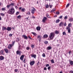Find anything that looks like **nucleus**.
<instances>
[{"mask_svg":"<svg viewBox=\"0 0 73 73\" xmlns=\"http://www.w3.org/2000/svg\"><path fill=\"white\" fill-rule=\"evenodd\" d=\"M0 15L1 16H4V15H5L4 14H3V13H0Z\"/></svg>","mask_w":73,"mask_h":73,"instance_id":"nucleus-39","label":"nucleus"},{"mask_svg":"<svg viewBox=\"0 0 73 73\" xmlns=\"http://www.w3.org/2000/svg\"><path fill=\"white\" fill-rule=\"evenodd\" d=\"M54 37V34L53 33H50V35H49V37L50 38V40H52L53 39Z\"/></svg>","mask_w":73,"mask_h":73,"instance_id":"nucleus-2","label":"nucleus"},{"mask_svg":"<svg viewBox=\"0 0 73 73\" xmlns=\"http://www.w3.org/2000/svg\"><path fill=\"white\" fill-rule=\"evenodd\" d=\"M20 14V12H17L15 14L16 15H18Z\"/></svg>","mask_w":73,"mask_h":73,"instance_id":"nucleus-31","label":"nucleus"},{"mask_svg":"<svg viewBox=\"0 0 73 73\" xmlns=\"http://www.w3.org/2000/svg\"><path fill=\"white\" fill-rule=\"evenodd\" d=\"M11 7L10 4L7 5V8H9V7Z\"/></svg>","mask_w":73,"mask_h":73,"instance_id":"nucleus-30","label":"nucleus"},{"mask_svg":"<svg viewBox=\"0 0 73 73\" xmlns=\"http://www.w3.org/2000/svg\"><path fill=\"white\" fill-rule=\"evenodd\" d=\"M71 53V51H70L69 52H68V54L69 55H70V54Z\"/></svg>","mask_w":73,"mask_h":73,"instance_id":"nucleus-55","label":"nucleus"},{"mask_svg":"<svg viewBox=\"0 0 73 73\" xmlns=\"http://www.w3.org/2000/svg\"><path fill=\"white\" fill-rule=\"evenodd\" d=\"M31 33H32V34H33V35L34 36H37V34L35 33L32 32Z\"/></svg>","mask_w":73,"mask_h":73,"instance_id":"nucleus-22","label":"nucleus"},{"mask_svg":"<svg viewBox=\"0 0 73 73\" xmlns=\"http://www.w3.org/2000/svg\"><path fill=\"white\" fill-rule=\"evenodd\" d=\"M20 49H21V48H20V47H19L18 48V50H20Z\"/></svg>","mask_w":73,"mask_h":73,"instance_id":"nucleus-64","label":"nucleus"},{"mask_svg":"<svg viewBox=\"0 0 73 73\" xmlns=\"http://www.w3.org/2000/svg\"><path fill=\"white\" fill-rule=\"evenodd\" d=\"M68 17V16L67 15L65 16L64 18V19H66Z\"/></svg>","mask_w":73,"mask_h":73,"instance_id":"nucleus-50","label":"nucleus"},{"mask_svg":"<svg viewBox=\"0 0 73 73\" xmlns=\"http://www.w3.org/2000/svg\"><path fill=\"white\" fill-rule=\"evenodd\" d=\"M6 30H7L8 31H10L12 30V28H11V27H8L7 28H6Z\"/></svg>","mask_w":73,"mask_h":73,"instance_id":"nucleus-6","label":"nucleus"},{"mask_svg":"<svg viewBox=\"0 0 73 73\" xmlns=\"http://www.w3.org/2000/svg\"><path fill=\"white\" fill-rule=\"evenodd\" d=\"M55 33L56 35H58V34L59 33V31H57V30H56L55 32Z\"/></svg>","mask_w":73,"mask_h":73,"instance_id":"nucleus-23","label":"nucleus"},{"mask_svg":"<svg viewBox=\"0 0 73 73\" xmlns=\"http://www.w3.org/2000/svg\"><path fill=\"white\" fill-rule=\"evenodd\" d=\"M47 17H48V18H50V16H49V14H48L47 13Z\"/></svg>","mask_w":73,"mask_h":73,"instance_id":"nucleus-34","label":"nucleus"},{"mask_svg":"<svg viewBox=\"0 0 73 73\" xmlns=\"http://www.w3.org/2000/svg\"><path fill=\"white\" fill-rule=\"evenodd\" d=\"M48 66H49V64H47L46 65V67H48Z\"/></svg>","mask_w":73,"mask_h":73,"instance_id":"nucleus-49","label":"nucleus"},{"mask_svg":"<svg viewBox=\"0 0 73 73\" xmlns=\"http://www.w3.org/2000/svg\"><path fill=\"white\" fill-rule=\"evenodd\" d=\"M42 38V36L41 35H39L37 36V39H38L39 42H40L41 41V39Z\"/></svg>","mask_w":73,"mask_h":73,"instance_id":"nucleus-3","label":"nucleus"},{"mask_svg":"<svg viewBox=\"0 0 73 73\" xmlns=\"http://www.w3.org/2000/svg\"><path fill=\"white\" fill-rule=\"evenodd\" d=\"M44 70H47V68H46V67H44Z\"/></svg>","mask_w":73,"mask_h":73,"instance_id":"nucleus-52","label":"nucleus"},{"mask_svg":"<svg viewBox=\"0 0 73 73\" xmlns=\"http://www.w3.org/2000/svg\"><path fill=\"white\" fill-rule=\"evenodd\" d=\"M62 34L63 35H66V33L65 32H64Z\"/></svg>","mask_w":73,"mask_h":73,"instance_id":"nucleus-47","label":"nucleus"},{"mask_svg":"<svg viewBox=\"0 0 73 73\" xmlns=\"http://www.w3.org/2000/svg\"><path fill=\"white\" fill-rule=\"evenodd\" d=\"M17 54H19L20 55V52L19 50H17L16 52Z\"/></svg>","mask_w":73,"mask_h":73,"instance_id":"nucleus-19","label":"nucleus"},{"mask_svg":"<svg viewBox=\"0 0 73 73\" xmlns=\"http://www.w3.org/2000/svg\"><path fill=\"white\" fill-rule=\"evenodd\" d=\"M52 11H55V8H53L52 9Z\"/></svg>","mask_w":73,"mask_h":73,"instance_id":"nucleus-60","label":"nucleus"},{"mask_svg":"<svg viewBox=\"0 0 73 73\" xmlns=\"http://www.w3.org/2000/svg\"><path fill=\"white\" fill-rule=\"evenodd\" d=\"M69 61L70 62V64H71V65H73V61H71L70 60H69Z\"/></svg>","mask_w":73,"mask_h":73,"instance_id":"nucleus-12","label":"nucleus"},{"mask_svg":"<svg viewBox=\"0 0 73 73\" xmlns=\"http://www.w3.org/2000/svg\"><path fill=\"white\" fill-rule=\"evenodd\" d=\"M48 36L46 34L44 35L43 36V37H44V38H48Z\"/></svg>","mask_w":73,"mask_h":73,"instance_id":"nucleus-17","label":"nucleus"},{"mask_svg":"<svg viewBox=\"0 0 73 73\" xmlns=\"http://www.w3.org/2000/svg\"><path fill=\"white\" fill-rule=\"evenodd\" d=\"M64 27H66V22H65L64 24Z\"/></svg>","mask_w":73,"mask_h":73,"instance_id":"nucleus-45","label":"nucleus"},{"mask_svg":"<svg viewBox=\"0 0 73 73\" xmlns=\"http://www.w3.org/2000/svg\"><path fill=\"white\" fill-rule=\"evenodd\" d=\"M35 61L33 60L30 62V64L31 66H32L35 64Z\"/></svg>","mask_w":73,"mask_h":73,"instance_id":"nucleus-4","label":"nucleus"},{"mask_svg":"<svg viewBox=\"0 0 73 73\" xmlns=\"http://www.w3.org/2000/svg\"><path fill=\"white\" fill-rule=\"evenodd\" d=\"M69 3H68L67 5H66V8H68L69 6Z\"/></svg>","mask_w":73,"mask_h":73,"instance_id":"nucleus-43","label":"nucleus"},{"mask_svg":"<svg viewBox=\"0 0 73 73\" xmlns=\"http://www.w3.org/2000/svg\"><path fill=\"white\" fill-rule=\"evenodd\" d=\"M9 45L10 46L11 48V47H12V44H9Z\"/></svg>","mask_w":73,"mask_h":73,"instance_id":"nucleus-58","label":"nucleus"},{"mask_svg":"<svg viewBox=\"0 0 73 73\" xmlns=\"http://www.w3.org/2000/svg\"><path fill=\"white\" fill-rule=\"evenodd\" d=\"M47 20V18L45 17H44L42 20V22L43 23L45 22V20Z\"/></svg>","mask_w":73,"mask_h":73,"instance_id":"nucleus-7","label":"nucleus"},{"mask_svg":"<svg viewBox=\"0 0 73 73\" xmlns=\"http://www.w3.org/2000/svg\"><path fill=\"white\" fill-rule=\"evenodd\" d=\"M9 36L10 37H11L12 36V34H9Z\"/></svg>","mask_w":73,"mask_h":73,"instance_id":"nucleus-54","label":"nucleus"},{"mask_svg":"<svg viewBox=\"0 0 73 73\" xmlns=\"http://www.w3.org/2000/svg\"><path fill=\"white\" fill-rule=\"evenodd\" d=\"M4 53V50H2L1 51H0V54L1 53V54H3L4 55V54H3Z\"/></svg>","mask_w":73,"mask_h":73,"instance_id":"nucleus-18","label":"nucleus"},{"mask_svg":"<svg viewBox=\"0 0 73 73\" xmlns=\"http://www.w3.org/2000/svg\"><path fill=\"white\" fill-rule=\"evenodd\" d=\"M26 14L28 15H31V13L29 11L26 13Z\"/></svg>","mask_w":73,"mask_h":73,"instance_id":"nucleus-32","label":"nucleus"},{"mask_svg":"<svg viewBox=\"0 0 73 73\" xmlns=\"http://www.w3.org/2000/svg\"><path fill=\"white\" fill-rule=\"evenodd\" d=\"M24 57V55H22L20 57V59L22 61H23V59Z\"/></svg>","mask_w":73,"mask_h":73,"instance_id":"nucleus-8","label":"nucleus"},{"mask_svg":"<svg viewBox=\"0 0 73 73\" xmlns=\"http://www.w3.org/2000/svg\"><path fill=\"white\" fill-rule=\"evenodd\" d=\"M51 63H52L53 64H54V61L53 60H51Z\"/></svg>","mask_w":73,"mask_h":73,"instance_id":"nucleus-29","label":"nucleus"},{"mask_svg":"<svg viewBox=\"0 0 73 73\" xmlns=\"http://www.w3.org/2000/svg\"><path fill=\"white\" fill-rule=\"evenodd\" d=\"M4 50L6 53H8V50L7 49L5 48L4 49Z\"/></svg>","mask_w":73,"mask_h":73,"instance_id":"nucleus-15","label":"nucleus"},{"mask_svg":"<svg viewBox=\"0 0 73 73\" xmlns=\"http://www.w3.org/2000/svg\"><path fill=\"white\" fill-rule=\"evenodd\" d=\"M70 72H71V73H73V70H71L70 71Z\"/></svg>","mask_w":73,"mask_h":73,"instance_id":"nucleus-62","label":"nucleus"},{"mask_svg":"<svg viewBox=\"0 0 73 73\" xmlns=\"http://www.w3.org/2000/svg\"><path fill=\"white\" fill-rule=\"evenodd\" d=\"M50 49H52V47L50 46H48L46 48L47 50H50Z\"/></svg>","mask_w":73,"mask_h":73,"instance_id":"nucleus-11","label":"nucleus"},{"mask_svg":"<svg viewBox=\"0 0 73 73\" xmlns=\"http://www.w3.org/2000/svg\"><path fill=\"white\" fill-rule=\"evenodd\" d=\"M31 13L32 14H34L35 13V11L31 10Z\"/></svg>","mask_w":73,"mask_h":73,"instance_id":"nucleus-38","label":"nucleus"},{"mask_svg":"<svg viewBox=\"0 0 73 73\" xmlns=\"http://www.w3.org/2000/svg\"><path fill=\"white\" fill-rule=\"evenodd\" d=\"M15 72H17V69H15Z\"/></svg>","mask_w":73,"mask_h":73,"instance_id":"nucleus-59","label":"nucleus"},{"mask_svg":"<svg viewBox=\"0 0 73 73\" xmlns=\"http://www.w3.org/2000/svg\"><path fill=\"white\" fill-rule=\"evenodd\" d=\"M41 27H38L36 28V29L37 31H40Z\"/></svg>","mask_w":73,"mask_h":73,"instance_id":"nucleus-14","label":"nucleus"},{"mask_svg":"<svg viewBox=\"0 0 73 73\" xmlns=\"http://www.w3.org/2000/svg\"><path fill=\"white\" fill-rule=\"evenodd\" d=\"M4 59V57L3 56H0V60H3Z\"/></svg>","mask_w":73,"mask_h":73,"instance_id":"nucleus-10","label":"nucleus"},{"mask_svg":"<svg viewBox=\"0 0 73 73\" xmlns=\"http://www.w3.org/2000/svg\"><path fill=\"white\" fill-rule=\"evenodd\" d=\"M2 11H5V8H2L1 9Z\"/></svg>","mask_w":73,"mask_h":73,"instance_id":"nucleus-48","label":"nucleus"},{"mask_svg":"<svg viewBox=\"0 0 73 73\" xmlns=\"http://www.w3.org/2000/svg\"><path fill=\"white\" fill-rule=\"evenodd\" d=\"M56 15H59L60 14V12L58 11H56Z\"/></svg>","mask_w":73,"mask_h":73,"instance_id":"nucleus-41","label":"nucleus"},{"mask_svg":"<svg viewBox=\"0 0 73 73\" xmlns=\"http://www.w3.org/2000/svg\"><path fill=\"white\" fill-rule=\"evenodd\" d=\"M16 40L17 42L19 41H20V39L19 38H17Z\"/></svg>","mask_w":73,"mask_h":73,"instance_id":"nucleus-26","label":"nucleus"},{"mask_svg":"<svg viewBox=\"0 0 73 73\" xmlns=\"http://www.w3.org/2000/svg\"><path fill=\"white\" fill-rule=\"evenodd\" d=\"M2 30L3 31H4V30H7V28L5 27H4L2 28Z\"/></svg>","mask_w":73,"mask_h":73,"instance_id":"nucleus-24","label":"nucleus"},{"mask_svg":"<svg viewBox=\"0 0 73 73\" xmlns=\"http://www.w3.org/2000/svg\"><path fill=\"white\" fill-rule=\"evenodd\" d=\"M31 57H33L34 58H36V54L33 55L32 54L31 55Z\"/></svg>","mask_w":73,"mask_h":73,"instance_id":"nucleus-13","label":"nucleus"},{"mask_svg":"<svg viewBox=\"0 0 73 73\" xmlns=\"http://www.w3.org/2000/svg\"><path fill=\"white\" fill-rule=\"evenodd\" d=\"M23 37H24V39H25V40H27L28 39V37H27L25 35H23Z\"/></svg>","mask_w":73,"mask_h":73,"instance_id":"nucleus-9","label":"nucleus"},{"mask_svg":"<svg viewBox=\"0 0 73 73\" xmlns=\"http://www.w3.org/2000/svg\"><path fill=\"white\" fill-rule=\"evenodd\" d=\"M60 22V19H58L56 20V23H58Z\"/></svg>","mask_w":73,"mask_h":73,"instance_id":"nucleus-25","label":"nucleus"},{"mask_svg":"<svg viewBox=\"0 0 73 73\" xmlns=\"http://www.w3.org/2000/svg\"><path fill=\"white\" fill-rule=\"evenodd\" d=\"M46 8H49V5H48L46 4Z\"/></svg>","mask_w":73,"mask_h":73,"instance_id":"nucleus-35","label":"nucleus"},{"mask_svg":"<svg viewBox=\"0 0 73 73\" xmlns=\"http://www.w3.org/2000/svg\"><path fill=\"white\" fill-rule=\"evenodd\" d=\"M28 38H29L30 39H31V40H33V39H32L31 37V36L30 35H29L28 36Z\"/></svg>","mask_w":73,"mask_h":73,"instance_id":"nucleus-37","label":"nucleus"},{"mask_svg":"<svg viewBox=\"0 0 73 73\" xmlns=\"http://www.w3.org/2000/svg\"><path fill=\"white\" fill-rule=\"evenodd\" d=\"M62 16H60L59 17V19H62Z\"/></svg>","mask_w":73,"mask_h":73,"instance_id":"nucleus-53","label":"nucleus"},{"mask_svg":"<svg viewBox=\"0 0 73 73\" xmlns=\"http://www.w3.org/2000/svg\"><path fill=\"white\" fill-rule=\"evenodd\" d=\"M10 6H11V5H12V6H14V5H15V3H11L10 4Z\"/></svg>","mask_w":73,"mask_h":73,"instance_id":"nucleus-28","label":"nucleus"},{"mask_svg":"<svg viewBox=\"0 0 73 73\" xmlns=\"http://www.w3.org/2000/svg\"><path fill=\"white\" fill-rule=\"evenodd\" d=\"M49 7L50 8H52V5H49Z\"/></svg>","mask_w":73,"mask_h":73,"instance_id":"nucleus-61","label":"nucleus"},{"mask_svg":"<svg viewBox=\"0 0 73 73\" xmlns=\"http://www.w3.org/2000/svg\"><path fill=\"white\" fill-rule=\"evenodd\" d=\"M66 29L68 30V33H70V27H66Z\"/></svg>","mask_w":73,"mask_h":73,"instance_id":"nucleus-5","label":"nucleus"},{"mask_svg":"<svg viewBox=\"0 0 73 73\" xmlns=\"http://www.w3.org/2000/svg\"><path fill=\"white\" fill-rule=\"evenodd\" d=\"M69 21L70 22H72L73 21V19L72 18H70V19H69Z\"/></svg>","mask_w":73,"mask_h":73,"instance_id":"nucleus-20","label":"nucleus"},{"mask_svg":"<svg viewBox=\"0 0 73 73\" xmlns=\"http://www.w3.org/2000/svg\"><path fill=\"white\" fill-rule=\"evenodd\" d=\"M29 18V17L27 18H26L25 19H26V20H28V19Z\"/></svg>","mask_w":73,"mask_h":73,"instance_id":"nucleus-63","label":"nucleus"},{"mask_svg":"<svg viewBox=\"0 0 73 73\" xmlns=\"http://www.w3.org/2000/svg\"><path fill=\"white\" fill-rule=\"evenodd\" d=\"M71 26H72V25L70 23H69L68 25V27H66V28H70V27Z\"/></svg>","mask_w":73,"mask_h":73,"instance_id":"nucleus-27","label":"nucleus"},{"mask_svg":"<svg viewBox=\"0 0 73 73\" xmlns=\"http://www.w3.org/2000/svg\"><path fill=\"white\" fill-rule=\"evenodd\" d=\"M32 8H33V9L31 10H32V11H36V9H35L34 7H32Z\"/></svg>","mask_w":73,"mask_h":73,"instance_id":"nucleus-40","label":"nucleus"},{"mask_svg":"<svg viewBox=\"0 0 73 73\" xmlns=\"http://www.w3.org/2000/svg\"><path fill=\"white\" fill-rule=\"evenodd\" d=\"M15 41L12 42V45H14V44H15Z\"/></svg>","mask_w":73,"mask_h":73,"instance_id":"nucleus-56","label":"nucleus"},{"mask_svg":"<svg viewBox=\"0 0 73 73\" xmlns=\"http://www.w3.org/2000/svg\"><path fill=\"white\" fill-rule=\"evenodd\" d=\"M64 24V22H61L59 24V26L60 27H62L63 26V24Z\"/></svg>","mask_w":73,"mask_h":73,"instance_id":"nucleus-16","label":"nucleus"},{"mask_svg":"<svg viewBox=\"0 0 73 73\" xmlns=\"http://www.w3.org/2000/svg\"><path fill=\"white\" fill-rule=\"evenodd\" d=\"M48 41H46L44 42L45 44H48Z\"/></svg>","mask_w":73,"mask_h":73,"instance_id":"nucleus-44","label":"nucleus"},{"mask_svg":"<svg viewBox=\"0 0 73 73\" xmlns=\"http://www.w3.org/2000/svg\"><path fill=\"white\" fill-rule=\"evenodd\" d=\"M31 48H32L33 49V48H35V45H34V44H31Z\"/></svg>","mask_w":73,"mask_h":73,"instance_id":"nucleus-21","label":"nucleus"},{"mask_svg":"<svg viewBox=\"0 0 73 73\" xmlns=\"http://www.w3.org/2000/svg\"><path fill=\"white\" fill-rule=\"evenodd\" d=\"M21 17V16H20V15H19L17 17V18H18V19H19V18H20Z\"/></svg>","mask_w":73,"mask_h":73,"instance_id":"nucleus-51","label":"nucleus"},{"mask_svg":"<svg viewBox=\"0 0 73 73\" xmlns=\"http://www.w3.org/2000/svg\"><path fill=\"white\" fill-rule=\"evenodd\" d=\"M42 56L43 57H45V54L44 53H43V54H42Z\"/></svg>","mask_w":73,"mask_h":73,"instance_id":"nucleus-42","label":"nucleus"},{"mask_svg":"<svg viewBox=\"0 0 73 73\" xmlns=\"http://www.w3.org/2000/svg\"><path fill=\"white\" fill-rule=\"evenodd\" d=\"M50 68H51V67L50 66H49L47 68V69L48 70H50Z\"/></svg>","mask_w":73,"mask_h":73,"instance_id":"nucleus-36","label":"nucleus"},{"mask_svg":"<svg viewBox=\"0 0 73 73\" xmlns=\"http://www.w3.org/2000/svg\"><path fill=\"white\" fill-rule=\"evenodd\" d=\"M15 9L14 8H11L7 11V13L10 15H13L15 13Z\"/></svg>","mask_w":73,"mask_h":73,"instance_id":"nucleus-1","label":"nucleus"},{"mask_svg":"<svg viewBox=\"0 0 73 73\" xmlns=\"http://www.w3.org/2000/svg\"><path fill=\"white\" fill-rule=\"evenodd\" d=\"M22 12H24L25 11V9L24 8H23L21 9Z\"/></svg>","mask_w":73,"mask_h":73,"instance_id":"nucleus-33","label":"nucleus"},{"mask_svg":"<svg viewBox=\"0 0 73 73\" xmlns=\"http://www.w3.org/2000/svg\"><path fill=\"white\" fill-rule=\"evenodd\" d=\"M8 48H9V49H11V47L10 46H9L8 47Z\"/></svg>","mask_w":73,"mask_h":73,"instance_id":"nucleus-57","label":"nucleus"},{"mask_svg":"<svg viewBox=\"0 0 73 73\" xmlns=\"http://www.w3.org/2000/svg\"><path fill=\"white\" fill-rule=\"evenodd\" d=\"M29 47H27L26 48V49L27 50H29Z\"/></svg>","mask_w":73,"mask_h":73,"instance_id":"nucleus-46","label":"nucleus"}]
</instances>
